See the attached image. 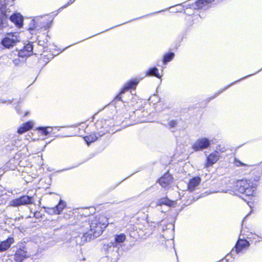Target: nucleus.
<instances>
[{
	"instance_id": "nucleus-40",
	"label": "nucleus",
	"mask_w": 262,
	"mask_h": 262,
	"mask_svg": "<svg viewBox=\"0 0 262 262\" xmlns=\"http://www.w3.org/2000/svg\"><path fill=\"white\" fill-rule=\"evenodd\" d=\"M18 102H19V101L18 102V103H17V105L15 106V108H16V111L17 112L18 111V107H19V106H18Z\"/></svg>"
},
{
	"instance_id": "nucleus-3",
	"label": "nucleus",
	"mask_w": 262,
	"mask_h": 262,
	"mask_svg": "<svg viewBox=\"0 0 262 262\" xmlns=\"http://www.w3.org/2000/svg\"><path fill=\"white\" fill-rule=\"evenodd\" d=\"M105 123L106 121H97L95 124L96 127L97 128H101V127H102V128H103V129L99 130L98 133H97L95 134H92L84 137V139L88 145H90V144H91V143L95 141L99 137H102L108 132V129L107 128V127L102 126V125Z\"/></svg>"
},
{
	"instance_id": "nucleus-31",
	"label": "nucleus",
	"mask_w": 262,
	"mask_h": 262,
	"mask_svg": "<svg viewBox=\"0 0 262 262\" xmlns=\"http://www.w3.org/2000/svg\"><path fill=\"white\" fill-rule=\"evenodd\" d=\"M47 128L48 131L49 132V135H50V134L54 135L55 133V132H54L53 127H52L50 126H47Z\"/></svg>"
},
{
	"instance_id": "nucleus-15",
	"label": "nucleus",
	"mask_w": 262,
	"mask_h": 262,
	"mask_svg": "<svg viewBox=\"0 0 262 262\" xmlns=\"http://www.w3.org/2000/svg\"><path fill=\"white\" fill-rule=\"evenodd\" d=\"M201 179L199 177H195L190 180L188 184V190L190 192L193 191L196 187H197L201 183Z\"/></svg>"
},
{
	"instance_id": "nucleus-27",
	"label": "nucleus",
	"mask_w": 262,
	"mask_h": 262,
	"mask_svg": "<svg viewBox=\"0 0 262 262\" xmlns=\"http://www.w3.org/2000/svg\"><path fill=\"white\" fill-rule=\"evenodd\" d=\"M226 151V148L225 147L221 145H219L216 146V150L214 151V152L217 153L219 155L220 152H225Z\"/></svg>"
},
{
	"instance_id": "nucleus-8",
	"label": "nucleus",
	"mask_w": 262,
	"mask_h": 262,
	"mask_svg": "<svg viewBox=\"0 0 262 262\" xmlns=\"http://www.w3.org/2000/svg\"><path fill=\"white\" fill-rule=\"evenodd\" d=\"M211 144V141L206 138L198 139L192 145V148L195 151L203 150L208 148Z\"/></svg>"
},
{
	"instance_id": "nucleus-1",
	"label": "nucleus",
	"mask_w": 262,
	"mask_h": 262,
	"mask_svg": "<svg viewBox=\"0 0 262 262\" xmlns=\"http://www.w3.org/2000/svg\"><path fill=\"white\" fill-rule=\"evenodd\" d=\"M108 225L107 220L104 216L95 217L90 222H85L81 226V242L90 241L100 236Z\"/></svg>"
},
{
	"instance_id": "nucleus-29",
	"label": "nucleus",
	"mask_w": 262,
	"mask_h": 262,
	"mask_svg": "<svg viewBox=\"0 0 262 262\" xmlns=\"http://www.w3.org/2000/svg\"><path fill=\"white\" fill-rule=\"evenodd\" d=\"M14 98H12V99H1V101L3 103H5V104H11L12 102L14 101Z\"/></svg>"
},
{
	"instance_id": "nucleus-36",
	"label": "nucleus",
	"mask_w": 262,
	"mask_h": 262,
	"mask_svg": "<svg viewBox=\"0 0 262 262\" xmlns=\"http://www.w3.org/2000/svg\"><path fill=\"white\" fill-rule=\"evenodd\" d=\"M34 216L36 218H39L41 216V214L40 212L36 211L34 213Z\"/></svg>"
},
{
	"instance_id": "nucleus-47",
	"label": "nucleus",
	"mask_w": 262,
	"mask_h": 262,
	"mask_svg": "<svg viewBox=\"0 0 262 262\" xmlns=\"http://www.w3.org/2000/svg\"><path fill=\"white\" fill-rule=\"evenodd\" d=\"M40 41H39V45H41L42 44L40 43Z\"/></svg>"
},
{
	"instance_id": "nucleus-12",
	"label": "nucleus",
	"mask_w": 262,
	"mask_h": 262,
	"mask_svg": "<svg viewBox=\"0 0 262 262\" xmlns=\"http://www.w3.org/2000/svg\"><path fill=\"white\" fill-rule=\"evenodd\" d=\"M33 45L32 43H28L25 45L23 49L19 50L18 55L19 57L25 58L29 56L33 53Z\"/></svg>"
},
{
	"instance_id": "nucleus-2",
	"label": "nucleus",
	"mask_w": 262,
	"mask_h": 262,
	"mask_svg": "<svg viewBox=\"0 0 262 262\" xmlns=\"http://www.w3.org/2000/svg\"><path fill=\"white\" fill-rule=\"evenodd\" d=\"M259 177H257L254 179L255 182H252L251 180H238L234 186L235 192L241 193H245L247 196L253 195L257 186V182L259 180Z\"/></svg>"
},
{
	"instance_id": "nucleus-9",
	"label": "nucleus",
	"mask_w": 262,
	"mask_h": 262,
	"mask_svg": "<svg viewBox=\"0 0 262 262\" xmlns=\"http://www.w3.org/2000/svg\"><path fill=\"white\" fill-rule=\"evenodd\" d=\"M66 206V203L60 200L58 204L54 207H45L46 212L50 214H59Z\"/></svg>"
},
{
	"instance_id": "nucleus-26",
	"label": "nucleus",
	"mask_w": 262,
	"mask_h": 262,
	"mask_svg": "<svg viewBox=\"0 0 262 262\" xmlns=\"http://www.w3.org/2000/svg\"><path fill=\"white\" fill-rule=\"evenodd\" d=\"M9 0H0V12H5L6 5Z\"/></svg>"
},
{
	"instance_id": "nucleus-48",
	"label": "nucleus",
	"mask_w": 262,
	"mask_h": 262,
	"mask_svg": "<svg viewBox=\"0 0 262 262\" xmlns=\"http://www.w3.org/2000/svg\"><path fill=\"white\" fill-rule=\"evenodd\" d=\"M261 70H262V68H261V69H260V70H259V71H261Z\"/></svg>"
},
{
	"instance_id": "nucleus-50",
	"label": "nucleus",
	"mask_w": 262,
	"mask_h": 262,
	"mask_svg": "<svg viewBox=\"0 0 262 262\" xmlns=\"http://www.w3.org/2000/svg\"><path fill=\"white\" fill-rule=\"evenodd\" d=\"M261 70H262V68H261V69H260V70H259V71H261Z\"/></svg>"
},
{
	"instance_id": "nucleus-21",
	"label": "nucleus",
	"mask_w": 262,
	"mask_h": 262,
	"mask_svg": "<svg viewBox=\"0 0 262 262\" xmlns=\"http://www.w3.org/2000/svg\"><path fill=\"white\" fill-rule=\"evenodd\" d=\"M214 0H199L195 2L193 5L194 9H202L207 4L211 3Z\"/></svg>"
},
{
	"instance_id": "nucleus-16",
	"label": "nucleus",
	"mask_w": 262,
	"mask_h": 262,
	"mask_svg": "<svg viewBox=\"0 0 262 262\" xmlns=\"http://www.w3.org/2000/svg\"><path fill=\"white\" fill-rule=\"evenodd\" d=\"M172 179V176L169 173H165L159 180V183L163 187L165 188L170 185Z\"/></svg>"
},
{
	"instance_id": "nucleus-14",
	"label": "nucleus",
	"mask_w": 262,
	"mask_h": 262,
	"mask_svg": "<svg viewBox=\"0 0 262 262\" xmlns=\"http://www.w3.org/2000/svg\"><path fill=\"white\" fill-rule=\"evenodd\" d=\"M10 20L17 27L20 28L23 25V17L19 13H14L10 16Z\"/></svg>"
},
{
	"instance_id": "nucleus-23",
	"label": "nucleus",
	"mask_w": 262,
	"mask_h": 262,
	"mask_svg": "<svg viewBox=\"0 0 262 262\" xmlns=\"http://www.w3.org/2000/svg\"><path fill=\"white\" fill-rule=\"evenodd\" d=\"M155 76L158 78H161V76L159 73V70L156 67H153L149 69L146 73V76Z\"/></svg>"
},
{
	"instance_id": "nucleus-45",
	"label": "nucleus",
	"mask_w": 262,
	"mask_h": 262,
	"mask_svg": "<svg viewBox=\"0 0 262 262\" xmlns=\"http://www.w3.org/2000/svg\"><path fill=\"white\" fill-rule=\"evenodd\" d=\"M55 129H57L58 130H59V129H58L57 127H55Z\"/></svg>"
},
{
	"instance_id": "nucleus-18",
	"label": "nucleus",
	"mask_w": 262,
	"mask_h": 262,
	"mask_svg": "<svg viewBox=\"0 0 262 262\" xmlns=\"http://www.w3.org/2000/svg\"><path fill=\"white\" fill-rule=\"evenodd\" d=\"M220 155L214 151L211 153L207 158L206 167H208L215 163L219 159Z\"/></svg>"
},
{
	"instance_id": "nucleus-49",
	"label": "nucleus",
	"mask_w": 262,
	"mask_h": 262,
	"mask_svg": "<svg viewBox=\"0 0 262 262\" xmlns=\"http://www.w3.org/2000/svg\"><path fill=\"white\" fill-rule=\"evenodd\" d=\"M261 70H262V68H261V69H260V70H259V71H261Z\"/></svg>"
},
{
	"instance_id": "nucleus-20",
	"label": "nucleus",
	"mask_w": 262,
	"mask_h": 262,
	"mask_svg": "<svg viewBox=\"0 0 262 262\" xmlns=\"http://www.w3.org/2000/svg\"><path fill=\"white\" fill-rule=\"evenodd\" d=\"M33 126V123L31 121L26 122L23 125L19 127L18 129L17 132L19 134H22L25 132L31 129Z\"/></svg>"
},
{
	"instance_id": "nucleus-7",
	"label": "nucleus",
	"mask_w": 262,
	"mask_h": 262,
	"mask_svg": "<svg viewBox=\"0 0 262 262\" xmlns=\"http://www.w3.org/2000/svg\"><path fill=\"white\" fill-rule=\"evenodd\" d=\"M47 19L43 17H38L35 19L31 20V25H33V27H30L31 29L39 30L40 29L44 28L45 30H47L50 26L49 23L46 21Z\"/></svg>"
},
{
	"instance_id": "nucleus-44",
	"label": "nucleus",
	"mask_w": 262,
	"mask_h": 262,
	"mask_svg": "<svg viewBox=\"0 0 262 262\" xmlns=\"http://www.w3.org/2000/svg\"><path fill=\"white\" fill-rule=\"evenodd\" d=\"M71 169V168H67V169H65L62 170L61 171H63V170H68V169Z\"/></svg>"
},
{
	"instance_id": "nucleus-4",
	"label": "nucleus",
	"mask_w": 262,
	"mask_h": 262,
	"mask_svg": "<svg viewBox=\"0 0 262 262\" xmlns=\"http://www.w3.org/2000/svg\"><path fill=\"white\" fill-rule=\"evenodd\" d=\"M119 246L113 243V241L108 243L103 244L102 249L105 252L107 257H111L112 259L117 260L119 258Z\"/></svg>"
},
{
	"instance_id": "nucleus-19",
	"label": "nucleus",
	"mask_w": 262,
	"mask_h": 262,
	"mask_svg": "<svg viewBox=\"0 0 262 262\" xmlns=\"http://www.w3.org/2000/svg\"><path fill=\"white\" fill-rule=\"evenodd\" d=\"M174 202L170 200L167 198H163L159 199L157 202V205L158 206H162L165 205L168 208L169 207L173 206Z\"/></svg>"
},
{
	"instance_id": "nucleus-28",
	"label": "nucleus",
	"mask_w": 262,
	"mask_h": 262,
	"mask_svg": "<svg viewBox=\"0 0 262 262\" xmlns=\"http://www.w3.org/2000/svg\"><path fill=\"white\" fill-rule=\"evenodd\" d=\"M37 130L43 135H49V132L48 131L47 127H39L37 128Z\"/></svg>"
},
{
	"instance_id": "nucleus-32",
	"label": "nucleus",
	"mask_w": 262,
	"mask_h": 262,
	"mask_svg": "<svg viewBox=\"0 0 262 262\" xmlns=\"http://www.w3.org/2000/svg\"><path fill=\"white\" fill-rule=\"evenodd\" d=\"M258 72L259 71H257L256 72L254 73V74H250V75H247V76H246L245 77H244L242 78L241 79H239V80H237L236 81L237 82L239 81H241L242 80H243V79H245L246 78L249 77H250V76H252V75H253L254 74H256L258 73Z\"/></svg>"
},
{
	"instance_id": "nucleus-11",
	"label": "nucleus",
	"mask_w": 262,
	"mask_h": 262,
	"mask_svg": "<svg viewBox=\"0 0 262 262\" xmlns=\"http://www.w3.org/2000/svg\"><path fill=\"white\" fill-rule=\"evenodd\" d=\"M250 245L249 242L247 240H243L239 238L237 241L235 246V250L233 249L231 251V255H233L234 253L238 254L243 249L248 248Z\"/></svg>"
},
{
	"instance_id": "nucleus-25",
	"label": "nucleus",
	"mask_w": 262,
	"mask_h": 262,
	"mask_svg": "<svg viewBox=\"0 0 262 262\" xmlns=\"http://www.w3.org/2000/svg\"><path fill=\"white\" fill-rule=\"evenodd\" d=\"M174 56V54L172 52H169L164 55L163 57V63L166 64L167 62L172 60Z\"/></svg>"
},
{
	"instance_id": "nucleus-38",
	"label": "nucleus",
	"mask_w": 262,
	"mask_h": 262,
	"mask_svg": "<svg viewBox=\"0 0 262 262\" xmlns=\"http://www.w3.org/2000/svg\"><path fill=\"white\" fill-rule=\"evenodd\" d=\"M118 185V184H117V185H115L114 186L112 187L110 190V191L113 190L114 189H115L117 186Z\"/></svg>"
},
{
	"instance_id": "nucleus-37",
	"label": "nucleus",
	"mask_w": 262,
	"mask_h": 262,
	"mask_svg": "<svg viewBox=\"0 0 262 262\" xmlns=\"http://www.w3.org/2000/svg\"><path fill=\"white\" fill-rule=\"evenodd\" d=\"M193 4H192V5H186L185 7H186L187 8H190L192 7L193 9H194L193 7Z\"/></svg>"
},
{
	"instance_id": "nucleus-43",
	"label": "nucleus",
	"mask_w": 262,
	"mask_h": 262,
	"mask_svg": "<svg viewBox=\"0 0 262 262\" xmlns=\"http://www.w3.org/2000/svg\"><path fill=\"white\" fill-rule=\"evenodd\" d=\"M241 165H244L245 164L241 162H239Z\"/></svg>"
},
{
	"instance_id": "nucleus-22",
	"label": "nucleus",
	"mask_w": 262,
	"mask_h": 262,
	"mask_svg": "<svg viewBox=\"0 0 262 262\" xmlns=\"http://www.w3.org/2000/svg\"><path fill=\"white\" fill-rule=\"evenodd\" d=\"M125 239L126 236L124 234L121 233L119 235H116L113 243L117 246H119V248H120L121 247V244L125 241Z\"/></svg>"
},
{
	"instance_id": "nucleus-17",
	"label": "nucleus",
	"mask_w": 262,
	"mask_h": 262,
	"mask_svg": "<svg viewBox=\"0 0 262 262\" xmlns=\"http://www.w3.org/2000/svg\"><path fill=\"white\" fill-rule=\"evenodd\" d=\"M14 242V238L12 237H9L6 240L0 242V252H4L8 250Z\"/></svg>"
},
{
	"instance_id": "nucleus-41",
	"label": "nucleus",
	"mask_w": 262,
	"mask_h": 262,
	"mask_svg": "<svg viewBox=\"0 0 262 262\" xmlns=\"http://www.w3.org/2000/svg\"><path fill=\"white\" fill-rule=\"evenodd\" d=\"M158 210H161V212H165L167 210H162L161 208H159Z\"/></svg>"
},
{
	"instance_id": "nucleus-10",
	"label": "nucleus",
	"mask_w": 262,
	"mask_h": 262,
	"mask_svg": "<svg viewBox=\"0 0 262 262\" xmlns=\"http://www.w3.org/2000/svg\"><path fill=\"white\" fill-rule=\"evenodd\" d=\"M17 37L14 34H9L2 40V44L7 48H10L15 45L17 41Z\"/></svg>"
},
{
	"instance_id": "nucleus-13",
	"label": "nucleus",
	"mask_w": 262,
	"mask_h": 262,
	"mask_svg": "<svg viewBox=\"0 0 262 262\" xmlns=\"http://www.w3.org/2000/svg\"><path fill=\"white\" fill-rule=\"evenodd\" d=\"M28 257L27 251L24 249L19 248L15 253L14 259L16 262H22L23 260Z\"/></svg>"
},
{
	"instance_id": "nucleus-35",
	"label": "nucleus",
	"mask_w": 262,
	"mask_h": 262,
	"mask_svg": "<svg viewBox=\"0 0 262 262\" xmlns=\"http://www.w3.org/2000/svg\"><path fill=\"white\" fill-rule=\"evenodd\" d=\"M258 72L259 71H257L256 72L254 73V74H250V75H247V76H246L245 77H244L242 78L241 79H239V80H237L236 81L237 82L239 81H241L242 80H243V79H245L246 78L249 77H250V76H252V75H253L254 74H256L258 73Z\"/></svg>"
},
{
	"instance_id": "nucleus-5",
	"label": "nucleus",
	"mask_w": 262,
	"mask_h": 262,
	"mask_svg": "<svg viewBox=\"0 0 262 262\" xmlns=\"http://www.w3.org/2000/svg\"><path fill=\"white\" fill-rule=\"evenodd\" d=\"M33 196L23 195L18 198L13 199L10 202V205L13 207H18L21 205H27L33 204Z\"/></svg>"
},
{
	"instance_id": "nucleus-39",
	"label": "nucleus",
	"mask_w": 262,
	"mask_h": 262,
	"mask_svg": "<svg viewBox=\"0 0 262 262\" xmlns=\"http://www.w3.org/2000/svg\"><path fill=\"white\" fill-rule=\"evenodd\" d=\"M30 27H34V26H33V25L32 24L31 25V23H30V24H29V28H30ZM29 29L30 30H33V29H31L30 28H29Z\"/></svg>"
},
{
	"instance_id": "nucleus-24",
	"label": "nucleus",
	"mask_w": 262,
	"mask_h": 262,
	"mask_svg": "<svg viewBox=\"0 0 262 262\" xmlns=\"http://www.w3.org/2000/svg\"><path fill=\"white\" fill-rule=\"evenodd\" d=\"M236 83V81H234L231 83H230V84H229L228 85H227V86H226L225 88H224V89H223L222 90H221L220 91H219L218 92L216 93L212 97H211L210 98H207V102H209L212 99H213L214 98H216V97H217L220 94H221L222 92H223L224 91H225L226 90H227V89H228L229 88H230L231 85H232L233 84H235Z\"/></svg>"
},
{
	"instance_id": "nucleus-46",
	"label": "nucleus",
	"mask_w": 262,
	"mask_h": 262,
	"mask_svg": "<svg viewBox=\"0 0 262 262\" xmlns=\"http://www.w3.org/2000/svg\"><path fill=\"white\" fill-rule=\"evenodd\" d=\"M162 11H163V10L159 11H158L157 13H159V12H162Z\"/></svg>"
},
{
	"instance_id": "nucleus-51",
	"label": "nucleus",
	"mask_w": 262,
	"mask_h": 262,
	"mask_svg": "<svg viewBox=\"0 0 262 262\" xmlns=\"http://www.w3.org/2000/svg\"><path fill=\"white\" fill-rule=\"evenodd\" d=\"M261 70H262V68H261V69H260V70H259V71H261Z\"/></svg>"
},
{
	"instance_id": "nucleus-34",
	"label": "nucleus",
	"mask_w": 262,
	"mask_h": 262,
	"mask_svg": "<svg viewBox=\"0 0 262 262\" xmlns=\"http://www.w3.org/2000/svg\"><path fill=\"white\" fill-rule=\"evenodd\" d=\"M258 72L259 71H257L256 72L254 73V74H250V75H247V76H246L245 77H244L242 78L241 79H239V80H237L236 81L237 82L239 81H241L242 80H243V79H245L246 78L249 77H250V76H252V75H253L254 74H256L258 73Z\"/></svg>"
},
{
	"instance_id": "nucleus-6",
	"label": "nucleus",
	"mask_w": 262,
	"mask_h": 262,
	"mask_svg": "<svg viewBox=\"0 0 262 262\" xmlns=\"http://www.w3.org/2000/svg\"><path fill=\"white\" fill-rule=\"evenodd\" d=\"M139 80L137 79H132L130 81H129L127 83L125 84V85L123 88L120 93L115 97V98L112 101V103L113 104H115L117 101H121V95L122 94H124L125 91L129 89L135 88L138 83H139Z\"/></svg>"
},
{
	"instance_id": "nucleus-42",
	"label": "nucleus",
	"mask_w": 262,
	"mask_h": 262,
	"mask_svg": "<svg viewBox=\"0 0 262 262\" xmlns=\"http://www.w3.org/2000/svg\"><path fill=\"white\" fill-rule=\"evenodd\" d=\"M20 219V217H16V218H15V221L19 220Z\"/></svg>"
},
{
	"instance_id": "nucleus-33",
	"label": "nucleus",
	"mask_w": 262,
	"mask_h": 262,
	"mask_svg": "<svg viewBox=\"0 0 262 262\" xmlns=\"http://www.w3.org/2000/svg\"><path fill=\"white\" fill-rule=\"evenodd\" d=\"M258 72L259 71H257L256 72L254 73V74H250V75H247V76H246L245 77H244L242 78L241 79H239V80H237L236 81L237 82L239 81H241L242 80H243V79H245L246 78L249 77H250V76H252V75H253L254 74H256L258 73Z\"/></svg>"
},
{
	"instance_id": "nucleus-30",
	"label": "nucleus",
	"mask_w": 262,
	"mask_h": 262,
	"mask_svg": "<svg viewBox=\"0 0 262 262\" xmlns=\"http://www.w3.org/2000/svg\"><path fill=\"white\" fill-rule=\"evenodd\" d=\"M177 122L175 120H172V121H170L169 123V125L170 128L174 127L177 126Z\"/></svg>"
}]
</instances>
